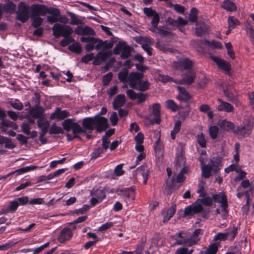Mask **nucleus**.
Segmentation results:
<instances>
[{
  "label": "nucleus",
  "instance_id": "nucleus-48",
  "mask_svg": "<svg viewBox=\"0 0 254 254\" xmlns=\"http://www.w3.org/2000/svg\"><path fill=\"white\" fill-rule=\"evenodd\" d=\"M104 151L101 148L98 147L95 148L91 154V160H95L97 158L101 156Z\"/></svg>",
  "mask_w": 254,
  "mask_h": 254
},
{
  "label": "nucleus",
  "instance_id": "nucleus-39",
  "mask_svg": "<svg viewBox=\"0 0 254 254\" xmlns=\"http://www.w3.org/2000/svg\"><path fill=\"white\" fill-rule=\"evenodd\" d=\"M165 104L166 107L173 112H176L179 109L178 105L173 100L168 99L166 100Z\"/></svg>",
  "mask_w": 254,
  "mask_h": 254
},
{
  "label": "nucleus",
  "instance_id": "nucleus-31",
  "mask_svg": "<svg viewBox=\"0 0 254 254\" xmlns=\"http://www.w3.org/2000/svg\"><path fill=\"white\" fill-rule=\"evenodd\" d=\"M68 49L72 53L80 54L82 51V47L79 42H76L68 46Z\"/></svg>",
  "mask_w": 254,
  "mask_h": 254
},
{
  "label": "nucleus",
  "instance_id": "nucleus-17",
  "mask_svg": "<svg viewBox=\"0 0 254 254\" xmlns=\"http://www.w3.org/2000/svg\"><path fill=\"white\" fill-rule=\"evenodd\" d=\"M186 158L185 157V149L181 146L178 148L176 153L175 164L177 167H181L186 164Z\"/></svg>",
  "mask_w": 254,
  "mask_h": 254
},
{
  "label": "nucleus",
  "instance_id": "nucleus-45",
  "mask_svg": "<svg viewBox=\"0 0 254 254\" xmlns=\"http://www.w3.org/2000/svg\"><path fill=\"white\" fill-rule=\"evenodd\" d=\"M197 141L201 148L206 147V141L202 132H199L197 135Z\"/></svg>",
  "mask_w": 254,
  "mask_h": 254
},
{
  "label": "nucleus",
  "instance_id": "nucleus-61",
  "mask_svg": "<svg viewBox=\"0 0 254 254\" xmlns=\"http://www.w3.org/2000/svg\"><path fill=\"white\" fill-rule=\"evenodd\" d=\"M94 58V54L93 53L87 54L83 56L81 59V62L88 64L89 62L93 60Z\"/></svg>",
  "mask_w": 254,
  "mask_h": 254
},
{
  "label": "nucleus",
  "instance_id": "nucleus-13",
  "mask_svg": "<svg viewBox=\"0 0 254 254\" xmlns=\"http://www.w3.org/2000/svg\"><path fill=\"white\" fill-rule=\"evenodd\" d=\"M73 237V233L71 229L68 227H64L61 231L57 237L59 243L64 244L69 241Z\"/></svg>",
  "mask_w": 254,
  "mask_h": 254
},
{
  "label": "nucleus",
  "instance_id": "nucleus-6",
  "mask_svg": "<svg viewBox=\"0 0 254 254\" xmlns=\"http://www.w3.org/2000/svg\"><path fill=\"white\" fill-rule=\"evenodd\" d=\"M16 13V19L22 23L26 22L29 18V7L24 2H20L18 5Z\"/></svg>",
  "mask_w": 254,
  "mask_h": 254
},
{
  "label": "nucleus",
  "instance_id": "nucleus-34",
  "mask_svg": "<svg viewBox=\"0 0 254 254\" xmlns=\"http://www.w3.org/2000/svg\"><path fill=\"white\" fill-rule=\"evenodd\" d=\"M150 30L153 33L160 35L162 37H165L172 34L171 31L164 30L160 26L155 29H150Z\"/></svg>",
  "mask_w": 254,
  "mask_h": 254
},
{
  "label": "nucleus",
  "instance_id": "nucleus-23",
  "mask_svg": "<svg viewBox=\"0 0 254 254\" xmlns=\"http://www.w3.org/2000/svg\"><path fill=\"white\" fill-rule=\"evenodd\" d=\"M219 126L221 129L234 133L235 125L233 123L227 120H223L219 122Z\"/></svg>",
  "mask_w": 254,
  "mask_h": 254
},
{
  "label": "nucleus",
  "instance_id": "nucleus-43",
  "mask_svg": "<svg viewBox=\"0 0 254 254\" xmlns=\"http://www.w3.org/2000/svg\"><path fill=\"white\" fill-rule=\"evenodd\" d=\"M74 39L72 37V35L67 36L65 38L63 39L60 42V45L62 47H65L69 45L71 43L74 42Z\"/></svg>",
  "mask_w": 254,
  "mask_h": 254
},
{
  "label": "nucleus",
  "instance_id": "nucleus-37",
  "mask_svg": "<svg viewBox=\"0 0 254 254\" xmlns=\"http://www.w3.org/2000/svg\"><path fill=\"white\" fill-rule=\"evenodd\" d=\"M134 40L137 43L142 45L143 44H151L152 39L149 37H144L142 36H139L135 37Z\"/></svg>",
  "mask_w": 254,
  "mask_h": 254
},
{
  "label": "nucleus",
  "instance_id": "nucleus-55",
  "mask_svg": "<svg viewBox=\"0 0 254 254\" xmlns=\"http://www.w3.org/2000/svg\"><path fill=\"white\" fill-rule=\"evenodd\" d=\"M113 75V73L111 72H109L105 75H104L102 79V82L103 85L107 86L109 85V84L112 79Z\"/></svg>",
  "mask_w": 254,
  "mask_h": 254
},
{
  "label": "nucleus",
  "instance_id": "nucleus-58",
  "mask_svg": "<svg viewBox=\"0 0 254 254\" xmlns=\"http://www.w3.org/2000/svg\"><path fill=\"white\" fill-rule=\"evenodd\" d=\"M18 206H23L29 203V197L27 196H22L15 199Z\"/></svg>",
  "mask_w": 254,
  "mask_h": 254
},
{
  "label": "nucleus",
  "instance_id": "nucleus-2",
  "mask_svg": "<svg viewBox=\"0 0 254 254\" xmlns=\"http://www.w3.org/2000/svg\"><path fill=\"white\" fill-rule=\"evenodd\" d=\"M39 16H44L43 4H32L30 8V16L32 20V25L34 28L40 27L43 23V19Z\"/></svg>",
  "mask_w": 254,
  "mask_h": 254
},
{
  "label": "nucleus",
  "instance_id": "nucleus-25",
  "mask_svg": "<svg viewBox=\"0 0 254 254\" xmlns=\"http://www.w3.org/2000/svg\"><path fill=\"white\" fill-rule=\"evenodd\" d=\"M136 171L141 175L143 179V184L146 185L150 173L149 170L147 167V165H143L138 167Z\"/></svg>",
  "mask_w": 254,
  "mask_h": 254
},
{
  "label": "nucleus",
  "instance_id": "nucleus-54",
  "mask_svg": "<svg viewBox=\"0 0 254 254\" xmlns=\"http://www.w3.org/2000/svg\"><path fill=\"white\" fill-rule=\"evenodd\" d=\"M138 85V89L140 91L143 92L147 90L149 88V83L147 81H141L137 84Z\"/></svg>",
  "mask_w": 254,
  "mask_h": 254
},
{
  "label": "nucleus",
  "instance_id": "nucleus-14",
  "mask_svg": "<svg viewBox=\"0 0 254 254\" xmlns=\"http://www.w3.org/2000/svg\"><path fill=\"white\" fill-rule=\"evenodd\" d=\"M143 77L142 73L137 72H131L128 77V81L129 82L130 87L134 89L136 85Z\"/></svg>",
  "mask_w": 254,
  "mask_h": 254
},
{
  "label": "nucleus",
  "instance_id": "nucleus-40",
  "mask_svg": "<svg viewBox=\"0 0 254 254\" xmlns=\"http://www.w3.org/2000/svg\"><path fill=\"white\" fill-rule=\"evenodd\" d=\"M218 250V247L216 243L210 244L204 254H216ZM200 254H203V252L201 251Z\"/></svg>",
  "mask_w": 254,
  "mask_h": 254
},
{
  "label": "nucleus",
  "instance_id": "nucleus-52",
  "mask_svg": "<svg viewBox=\"0 0 254 254\" xmlns=\"http://www.w3.org/2000/svg\"><path fill=\"white\" fill-rule=\"evenodd\" d=\"M219 128L216 126H211L209 128V133L212 139H215L217 137Z\"/></svg>",
  "mask_w": 254,
  "mask_h": 254
},
{
  "label": "nucleus",
  "instance_id": "nucleus-49",
  "mask_svg": "<svg viewBox=\"0 0 254 254\" xmlns=\"http://www.w3.org/2000/svg\"><path fill=\"white\" fill-rule=\"evenodd\" d=\"M152 20L151 21V28L150 29H155L157 28L158 24L160 21V17L159 14L157 12L153 15Z\"/></svg>",
  "mask_w": 254,
  "mask_h": 254
},
{
  "label": "nucleus",
  "instance_id": "nucleus-11",
  "mask_svg": "<svg viewBox=\"0 0 254 254\" xmlns=\"http://www.w3.org/2000/svg\"><path fill=\"white\" fill-rule=\"evenodd\" d=\"M74 119H67L65 120L62 124L63 129L66 132H69L72 129V132H77L80 130V125L76 122H74Z\"/></svg>",
  "mask_w": 254,
  "mask_h": 254
},
{
  "label": "nucleus",
  "instance_id": "nucleus-57",
  "mask_svg": "<svg viewBox=\"0 0 254 254\" xmlns=\"http://www.w3.org/2000/svg\"><path fill=\"white\" fill-rule=\"evenodd\" d=\"M18 206V203L15 199L10 201L9 202L8 210H10V212L14 213L17 210Z\"/></svg>",
  "mask_w": 254,
  "mask_h": 254
},
{
  "label": "nucleus",
  "instance_id": "nucleus-5",
  "mask_svg": "<svg viewBox=\"0 0 254 254\" xmlns=\"http://www.w3.org/2000/svg\"><path fill=\"white\" fill-rule=\"evenodd\" d=\"M193 62L187 57L182 58L178 61L173 62L172 67L181 71L185 70H190L193 66Z\"/></svg>",
  "mask_w": 254,
  "mask_h": 254
},
{
  "label": "nucleus",
  "instance_id": "nucleus-8",
  "mask_svg": "<svg viewBox=\"0 0 254 254\" xmlns=\"http://www.w3.org/2000/svg\"><path fill=\"white\" fill-rule=\"evenodd\" d=\"M150 115L154 116L151 124L159 125L161 123V105L159 103H154L148 108Z\"/></svg>",
  "mask_w": 254,
  "mask_h": 254
},
{
  "label": "nucleus",
  "instance_id": "nucleus-33",
  "mask_svg": "<svg viewBox=\"0 0 254 254\" xmlns=\"http://www.w3.org/2000/svg\"><path fill=\"white\" fill-rule=\"evenodd\" d=\"M156 47L159 50L165 53L168 52L172 53L173 51V49L172 48L168 47L166 44L160 41H158L156 43Z\"/></svg>",
  "mask_w": 254,
  "mask_h": 254
},
{
  "label": "nucleus",
  "instance_id": "nucleus-41",
  "mask_svg": "<svg viewBox=\"0 0 254 254\" xmlns=\"http://www.w3.org/2000/svg\"><path fill=\"white\" fill-rule=\"evenodd\" d=\"M227 239L230 241L234 240L238 234V228L234 226L231 230L228 229V232H226Z\"/></svg>",
  "mask_w": 254,
  "mask_h": 254
},
{
  "label": "nucleus",
  "instance_id": "nucleus-30",
  "mask_svg": "<svg viewBox=\"0 0 254 254\" xmlns=\"http://www.w3.org/2000/svg\"><path fill=\"white\" fill-rule=\"evenodd\" d=\"M90 195L95 196L99 199V200L102 201L106 197V193L104 190L101 189H96L95 190L90 192Z\"/></svg>",
  "mask_w": 254,
  "mask_h": 254
},
{
  "label": "nucleus",
  "instance_id": "nucleus-1",
  "mask_svg": "<svg viewBox=\"0 0 254 254\" xmlns=\"http://www.w3.org/2000/svg\"><path fill=\"white\" fill-rule=\"evenodd\" d=\"M201 163L202 176L204 178H209L211 176V172L216 174L222 168V159L220 157H216L211 158L207 165Z\"/></svg>",
  "mask_w": 254,
  "mask_h": 254
},
{
  "label": "nucleus",
  "instance_id": "nucleus-12",
  "mask_svg": "<svg viewBox=\"0 0 254 254\" xmlns=\"http://www.w3.org/2000/svg\"><path fill=\"white\" fill-rule=\"evenodd\" d=\"M203 210V207L201 204L193 203L189 205L185 208L184 216H192L201 212Z\"/></svg>",
  "mask_w": 254,
  "mask_h": 254
},
{
  "label": "nucleus",
  "instance_id": "nucleus-64",
  "mask_svg": "<svg viewBox=\"0 0 254 254\" xmlns=\"http://www.w3.org/2000/svg\"><path fill=\"white\" fill-rule=\"evenodd\" d=\"M113 226V223L110 222H107L104 224H102L99 228L98 231L100 232L105 231L108 229L110 228Z\"/></svg>",
  "mask_w": 254,
  "mask_h": 254
},
{
  "label": "nucleus",
  "instance_id": "nucleus-19",
  "mask_svg": "<svg viewBox=\"0 0 254 254\" xmlns=\"http://www.w3.org/2000/svg\"><path fill=\"white\" fill-rule=\"evenodd\" d=\"M212 200L216 203H220L221 208H226L227 204H228L227 197L224 192L213 194L212 195Z\"/></svg>",
  "mask_w": 254,
  "mask_h": 254
},
{
  "label": "nucleus",
  "instance_id": "nucleus-36",
  "mask_svg": "<svg viewBox=\"0 0 254 254\" xmlns=\"http://www.w3.org/2000/svg\"><path fill=\"white\" fill-rule=\"evenodd\" d=\"M128 71L127 68H124L118 74V79L122 82H126L128 80Z\"/></svg>",
  "mask_w": 254,
  "mask_h": 254
},
{
  "label": "nucleus",
  "instance_id": "nucleus-22",
  "mask_svg": "<svg viewBox=\"0 0 254 254\" xmlns=\"http://www.w3.org/2000/svg\"><path fill=\"white\" fill-rule=\"evenodd\" d=\"M217 101L220 103L217 107V110L220 112H225L227 113L233 112L234 108L230 103L224 101L221 99H218Z\"/></svg>",
  "mask_w": 254,
  "mask_h": 254
},
{
  "label": "nucleus",
  "instance_id": "nucleus-50",
  "mask_svg": "<svg viewBox=\"0 0 254 254\" xmlns=\"http://www.w3.org/2000/svg\"><path fill=\"white\" fill-rule=\"evenodd\" d=\"M228 23L229 27L232 29L235 28L237 25H239L240 24V21L237 18L232 16L228 17Z\"/></svg>",
  "mask_w": 254,
  "mask_h": 254
},
{
  "label": "nucleus",
  "instance_id": "nucleus-60",
  "mask_svg": "<svg viewBox=\"0 0 254 254\" xmlns=\"http://www.w3.org/2000/svg\"><path fill=\"white\" fill-rule=\"evenodd\" d=\"M124 164H120L118 165L115 168L114 173L117 176H121L125 174V171L123 170Z\"/></svg>",
  "mask_w": 254,
  "mask_h": 254
},
{
  "label": "nucleus",
  "instance_id": "nucleus-62",
  "mask_svg": "<svg viewBox=\"0 0 254 254\" xmlns=\"http://www.w3.org/2000/svg\"><path fill=\"white\" fill-rule=\"evenodd\" d=\"M47 125V127L50 126V124L49 122L45 119L44 117L39 119L37 121V126L39 128H42L44 127H46Z\"/></svg>",
  "mask_w": 254,
  "mask_h": 254
},
{
  "label": "nucleus",
  "instance_id": "nucleus-28",
  "mask_svg": "<svg viewBox=\"0 0 254 254\" xmlns=\"http://www.w3.org/2000/svg\"><path fill=\"white\" fill-rule=\"evenodd\" d=\"M126 102V97L124 94H119L114 99L113 105L115 110H118L123 106Z\"/></svg>",
  "mask_w": 254,
  "mask_h": 254
},
{
  "label": "nucleus",
  "instance_id": "nucleus-63",
  "mask_svg": "<svg viewBox=\"0 0 254 254\" xmlns=\"http://www.w3.org/2000/svg\"><path fill=\"white\" fill-rule=\"evenodd\" d=\"M143 12L149 17H152L155 13H157L156 10L152 9L151 7H144L143 8Z\"/></svg>",
  "mask_w": 254,
  "mask_h": 254
},
{
  "label": "nucleus",
  "instance_id": "nucleus-51",
  "mask_svg": "<svg viewBox=\"0 0 254 254\" xmlns=\"http://www.w3.org/2000/svg\"><path fill=\"white\" fill-rule=\"evenodd\" d=\"M126 43V42H119L114 48V54L115 55H119L121 52H122Z\"/></svg>",
  "mask_w": 254,
  "mask_h": 254
},
{
  "label": "nucleus",
  "instance_id": "nucleus-20",
  "mask_svg": "<svg viewBox=\"0 0 254 254\" xmlns=\"http://www.w3.org/2000/svg\"><path fill=\"white\" fill-rule=\"evenodd\" d=\"M82 128L85 133L87 130H89L90 133L92 132L94 129V117L83 118Z\"/></svg>",
  "mask_w": 254,
  "mask_h": 254
},
{
  "label": "nucleus",
  "instance_id": "nucleus-4",
  "mask_svg": "<svg viewBox=\"0 0 254 254\" xmlns=\"http://www.w3.org/2000/svg\"><path fill=\"white\" fill-rule=\"evenodd\" d=\"M253 128V125L250 121H248L240 126L235 127L233 134L239 138H243L251 134Z\"/></svg>",
  "mask_w": 254,
  "mask_h": 254
},
{
  "label": "nucleus",
  "instance_id": "nucleus-32",
  "mask_svg": "<svg viewBox=\"0 0 254 254\" xmlns=\"http://www.w3.org/2000/svg\"><path fill=\"white\" fill-rule=\"evenodd\" d=\"M67 14L71 18V21L69 22L71 25L82 24L83 21L79 19L76 14L70 11L67 12Z\"/></svg>",
  "mask_w": 254,
  "mask_h": 254
},
{
  "label": "nucleus",
  "instance_id": "nucleus-21",
  "mask_svg": "<svg viewBox=\"0 0 254 254\" xmlns=\"http://www.w3.org/2000/svg\"><path fill=\"white\" fill-rule=\"evenodd\" d=\"M177 89L179 92L178 95L177 97V99L184 102H187L190 99L191 96L185 87L178 86Z\"/></svg>",
  "mask_w": 254,
  "mask_h": 254
},
{
  "label": "nucleus",
  "instance_id": "nucleus-38",
  "mask_svg": "<svg viewBox=\"0 0 254 254\" xmlns=\"http://www.w3.org/2000/svg\"><path fill=\"white\" fill-rule=\"evenodd\" d=\"M38 167L34 165H30L21 168L19 169L14 171V172H17V175H21L26 172L34 170Z\"/></svg>",
  "mask_w": 254,
  "mask_h": 254
},
{
  "label": "nucleus",
  "instance_id": "nucleus-44",
  "mask_svg": "<svg viewBox=\"0 0 254 254\" xmlns=\"http://www.w3.org/2000/svg\"><path fill=\"white\" fill-rule=\"evenodd\" d=\"M130 54L131 48L126 43V45L124 46V48H123L121 52V58L122 59H127L130 57Z\"/></svg>",
  "mask_w": 254,
  "mask_h": 254
},
{
  "label": "nucleus",
  "instance_id": "nucleus-26",
  "mask_svg": "<svg viewBox=\"0 0 254 254\" xmlns=\"http://www.w3.org/2000/svg\"><path fill=\"white\" fill-rule=\"evenodd\" d=\"M196 77L195 73L192 70H189L187 71L184 76L183 77V80L184 84H186L187 85L191 84L194 81V79Z\"/></svg>",
  "mask_w": 254,
  "mask_h": 254
},
{
  "label": "nucleus",
  "instance_id": "nucleus-27",
  "mask_svg": "<svg viewBox=\"0 0 254 254\" xmlns=\"http://www.w3.org/2000/svg\"><path fill=\"white\" fill-rule=\"evenodd\" d=\"M2 11L3 10L10 14H13L16 12V5L12 1L7 0L5 4H2Z\"/></svg>",
  "mask_w": 254,
  "mask_h": 254
},
{
  "label": "nucleus",
  "instance_id": "nucleus-24",
  "mask_svg": "<svg viewBox=\"0 0 254 254\" xmlns=\"http://www.w3.org/2000/svg\"><path fill=\"white\" fill-rule=\"evenodd\" d=\"M119 191L120 193L118 194L121 195L124 197H127L131 200H134L135 198V192L133 187L120 190Z\"/></svg>",
  "mask_w": 254,
  "mask_h": 254
},
{
  "label": "nucleus",
  "instance_id": "nucleus-9",
  "mask_svg": "<svg viewBox=\"0 0 254 254\" xmlns=\"http://www.w3.org/2000/svg\"><path fill=\"white\" fill-rule=\"evenodd\" d=\"M108 119L104 117L97 115L94 117V128L97 132L105 131L109 127Z\"/></svg>",
  "mask_w": 254,
  "mask_h": 254
},
{
  "label": "nucleus",
  "instance_id": "nucleus-47",
  "mask_svg": "<svg viewBox=\"0 0 254 254\" xmlns=\"http://www.w3.org/2000/svg\"><path fill=\"white\" fill-rule=\"evenodd\" d=\"M8 103L12 108L16 110L21 111L23 109L22 103L18 99H15L14 101H10Z\"/></svg>",
  "mask_w": 254,
  "mask_h": 254
},
{
  "label": "nucleus",
  "instance_id": "nucleus-15",
  "mask_svg": "<svg viewBox=\"0 0 254 254\" xmlns=\"http://www.w3.org/2000/svg\"><path fill=\"white\" fill-rule=\"evenodd\" d=\"M112 54L110 51L105 52H99L95 56H94L93 64L95 65H100L102 62H105L108 58L111 56Z\"/></svg>",
  "mask_w": 254,
  "mask_h": 254
},
{
  "label": "nucleus",
  "instance_id": "nucleus-42",
  "mask_svg": "<svg viewBox=\"0 0 254 254\" xmlns=\"http://www.w3.org/2000/svg\"><path fill=\"white\" fill-rule=\"evenodd\" d=\"M49 132L50 134H63L64 133L63 129L59 126H57L56 124L52 125Z\"/></svg>",
  "mask_w": 254,
  "mask_h": 254
},
{
  "label": "nucleus",
  "instance_id": "nucleus-3",
  "mask_svg": "<svg viewBox=\"0 0 254 254\" xmlns=\"http://www.w3.org/2000/svg\"><path fill=\"white\" fill-rule=\"evenodd\" d=\"M53 35L56 38L61 36L65 38L67 36L72 35L73 30L72 28L69 25H64L59 23L55 24L52 28Z\"/></svg>",
  "mask_w": 254,
  "mask_h": 254
},
{
  "label": "nucleus",
  "instance_id": "nucleus-56",
  "mask_svg": "<svg viewBox=\"0 0 254 254\" xmlns=\"http://www.w3.org/2000/svg\"><path fill=\"white\" fill-rule=\"evenodd\" d=\"M90 205L88 204H84L82 206V207L75 209L73 211V213L77 214H83L86 213L89 209H90Z\"/></svg>",
  "mask_w": 254,
  "mask_h": 254
},
{
  "label": "nucleus",
  "instance_id": "nucleus-46",
  "mask_svg": "<svg viewBox=\"0 0 254 254\" xmlns=\"http://www.w3.org/2000/svg\"><path fill=\"white\" fill-rule=\"evenodd\" d=\"M197 201H200L203 205L205 206H211L213 204V200L210 196H205L202 198L197 199Z\"/></svg>",
  "mask_w": 254,
  "mask_h": 254
},
{
  "label": "nucleus",
  "instance_id": "nucleus-10",
  "mask_svg": "<svg viewBox=\"0 0 254 254\" xmlns=\"http://www.w3.org/2000/svg\"><path fill=\"white\" fill-rule=\"evenodd\" d=\"M211 59L217 64L219 69L224 70L226 74H230L231 65L229 62L216 56H211Z\"/></svg>",
  "mask_w": 254,
  "mask_h": 254
},
{
  "label": "nucleus",
  "instance_id": "nucleus-16",
  "mask_svg": "<svg viewBox=\"0 0 254 254\" xmlns=\"http://www.w3.org/2000/svg\"><path fill=\"white\" fill-rule=\"evenodd\" d=\"M45 109L39 105H35L29 110V114L34 119H40L44 117Z\"/></svg>",
  "mask_w": 254,
  "mask_h": 254
},
{
  "label": "nucleus",
  "instance_id": "nucleus-18",
  "mask_svg": "<svg viewBox=\"0 0 254 254\" xmlns=\"http://www.w3.org/2000/svg\"><path fill=\"white\" fill-rule=\"evenodd\" d=\"M69 113L67 110H61L60 107L56 108L55 112L51 114L50 119L51 120L57 119L58 120H62L68 117L69 116Z\"/></svg>",
  "mask_w": 254,
  "mask_h": 254
},
{
  "label": "nucleus",
  "instance_id": "nucleus-59",
  "mask_svg": "<svg viewBox=\"0 0 254 254\" xmlns=\"http://www.w3.org/2000/svg\"><path fill=\"white\" fill-rule=\"evenodd\" d=\"M227 240V234L226 233H218L214 237L213 241H225Z\"/></svg>",
  "mask_w": 254,
  "mask_h": 254
},
{
  "label": "nucleus",
  "instance_id": "nucleus-7",
  "mask_svg": "<svg viewBox=\"0 0 254 254\" xmlns=\"http://www.w3.org/2000/svg\"><path fill=\"white\" fill-rule=\"evenodd\" d=\"M44 10V15L47 13L52 15L47 16V21L51 24L58 21V17L60 15L61 11L59 9L53 7H48L46 5L43 4Z\"/></svg>",
  "mask_w": 254,
  "mask_h": 254
},
{
  "label": "nucleus",
  "instance_id": "nucleus-53",
  "mask_svg": "<svg viewBox=\"0 0 254 254\" xmlns=\"http://www.w3.org/2000/svg\"><path fill=\"white\" fill-rule=\"evenodd\" d=\"M204 41L206 44H208L210 46L213 47L215 48L222 49L223 48V46L220 42H218L214 40L210 41L206 39Z\"/></svg>",
  "mask_w": 254,
  "mask_h": 254
},
{
  "label": "nucleus",
  "instance_id": "nucleus-29",
  "mask_svg": "<svg viewBox=\"0 0 254 254\" xmlns=\"http://www.w3.org/2000/svg\"><path fill=\"white\" fill-rule=\"evenodd\" d=\"M221 6L227 11L234 12L237 10L236 4L230 0H225L222 3Z\"/></svg>",
  "mask_w": 254,
  "mask_h": 254
},
{
  "label": "nucleus",
  "instance_id": "nucleus-35",
  "mask_svg": "<svg viewBox=\"0 0 254 254\" xmlns=\"http://www.w3.org/2000/svg\"><path fill=\"white\" fill-rule=\"evenodd\" d=\"M198 11L195 7H192L190 9V13L189 15V20L192 23L197 21Z\"/></svg>",
  "mask_w": 254,
  "mask_h": 254
}]
</instances>
